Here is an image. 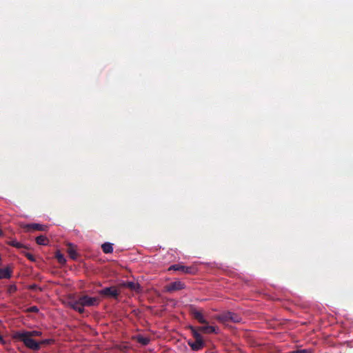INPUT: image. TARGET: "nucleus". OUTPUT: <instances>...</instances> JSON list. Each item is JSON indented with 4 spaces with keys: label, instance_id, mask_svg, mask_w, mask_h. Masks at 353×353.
<instances>
[{
    "label": "nucleus",
    "instance_id": "nucleus-7",
    "mask_svg": "<svg viewBox=\"0 0 353 353\" xmlns=\"http://www.w3.org/2000/svg\"><path fill=\"white\" fill-rule=\"evenodd\" d=\"M188 344L194 351H199L203 349V347L205 346V342L203 341V339H195L194 341H188Z\"/></svg>",
    "mask_w": 353,
    "mask_h": 353
},
{
    "label": "nucleus",
    "instance_id": "nucleus-15",
    "mask_svg": "<svg viewBox=\"0 0 353 353\" xmlns=\"http://www.w3.org/2000/svg\"><path fill=\"white\" fill-rule=\"evenodd\" d=\"M101 248H102L103 252L105 254H110L113 252L112 244L110 243H108V242H106V243H104L103 244H102Z\"/></svg>",
    "mask_w": 353,
    "mask_h": 353
},
{
    "label": "nucleus",
    "instance_id": "nucleus-6",
    "mask_svg": "<svg viewBox=\"0 0 353 353\" xmlns=\"http://www.w3.org/2000/svg\"><path fill=\"white\" fill-rule=\"evenodd\" d=\"M185 287V285L184 283L176 281L170 283V284L167 285L165 288V291L168 292H172L174 291H178L184 289Z\"/></svg>",
    "mask_w": 353,
    "mask_h": 353
},
{
    "label": "nucleus",
    "instance_id": "nucleus-11",
    "mask_svg": "<svg viewBox=\"0 0 353 353\" xmlns=\"http://www.w3.org/2000/svg\"><path fill=\"white\" fill-rule=\"evenodd\" d=\"M68 253L70 256V257L72 259H76L78 256V254L76 252L75 246L72 244L69 243L68 245Z\"/></svg>",
    "mask_w": 353,
    "mask_h": 353
},
{
    "label": "nucleus",
    "instance_id": "nucleus-20",
    "mask_svg": "<svg viewBox=\"0 0 353 353\" xmlns=\"http://www.w3.org/2000/svg\"><path fill=\"white\" fill-rule=\"evenodd\" d=\"M80 305L81 304L79 303V298L77 301H71L68 302V305L75 311Z\"/></svg>",
    "mask_w": 353,
    "mask_h": 353
},
{
    "label": "nucleus",
    "instance_id": "nucleus-9",
    "mask_svg": "<svg viewBox=\"0 0 353 353\" xmlns=\"http://www.w3.org/2000/svg\"><path fill=\"white\" fill-rule=\"evenodd\" d=\"M169 270H174V271H181L182 272L186 273V274H192V268L191 267H187L184 266L180 264H175L171 265L169 269Z\"/></svg>",
    "mask_w": 353,
    "mask_h": 353
},
{
    "label": "nucleus",
    "instance_id": "nucleus-3",
    "mask_svg": "<svg viewBox=\"0 0 353 353\" xmlns=\"http://www.w3.org/2000/svg\"><path fill=\"white\" fill-rule=\"evenodd\" d=\"M100 299L97 297H90L88 295H83L79 297V303L85 307H91L98 305Z\"/></svg>",
    "mask_w": 353,
    "mask_h": 353
},
{
    "label": "nucleus",
    "instance_id": "nucleus-31",
    "mask_svg": "<svg viewBox=\"0 0 353 353\" xmlns=\"http://www.w3.org/2000/svg\"><path fill=\"white\" fill-rule=\"evenodd\" d=\"M3 236V232L0 229V236Z\"/></svg>",
    "mask_w": 353,
    "mask_h": 353
},
{
    "label": "nucleus",
    "instance_id": "nucleus-28",
    "mask_svg": "<svg viewBox=\"0 0 353 353\" xmlns=\"http://www.w3.org/2000/svg\"><path fill=\"white\" fill-rule=\"evenodd\" d=\"M12 245L17 247V248H22V243L21 242H18V241H12Z\"/></svg>",
    "mask_w": 353,
    "mask_h": 353
},
{
    "label": "nucleus",
    "instance_id": "nucleus-30",
    "mask_svg": "<svg viewBox=\"0 0 353 353\" xmlns=\"http://www.w3.org/2000/svg\"><path fill=\"white\" fill-rule=\"evenodd\" d=\"M0 343L5 344L6 341L4 340L3 337L0 334Z\"/></svg>",
    "mask_w": 353,
    "mask_h": 353
},
{
    "label": "nucleus",
    "instance_id": "nucleus-2",
    "mask_svg": "<svg viewBox=\"0 0 353 353\" xmlns=\"http://www.w3.org/2000/svg\"><path fill=\"white\" fill-rule=\"evenodd\" d=\"M99 294L105 298H114L117 299L120 291L115 286L105 288L98 292Z\"/></svg>",
    "mask_w": 353,
    "mask_h": 353
},
{
    "label": "nucleus",
    "instance_id": "nucleus-12",
    "mask_svg": "<svg viewBox=\"0 0 353 353\" xmlns=\"http://www.w3.org/2000/svg\"><path fill=\"white\" fill-rule=\"evenodd\" d=\"M188 329L191 331L192 336L194 339H203L201 334H200V330H198V327H194L192 325H189Z\"/></svg>",
    "mask_w": 353,
    "mask_h": 353
},
{
    "label": "nucleus",
    "instance_id": "nucleus-14",
    "mask_svg": "<svg viewBox=\"0 0 353 353\" xmlns=\"http://www.w3.org/2000/svg\"><path fill=\"white\" fill-rule=\"evenodd\" d=\"M11 276V271L9 268L0 269V279H8Z\"/></svg>",
    "mask_w": 353,
    "mask_h": 353
},
{
    "label": "nucleus",
    "instance_id": "nucleus-13",
    "mask_svg": "<svg viewBox=\"0 0 353 353\" xmlns=\"http://www.w3.org/2000/svg\"><path fill=\"white\" fill-rule=\"evenodd\" d=\"M134 339L140 344L143 345H147L150 341V339L148 337L143 336L142 335H137L134 337Z\"/></svg>",
    "mask_w": 353,
    "mask_h": 353
},
{
    "label": "nucleus",
    "instance_id": "nucleus-19",
    "mask_svg": "<svg viewBox=\"0 0 353 353\" xmlns=\"http://www.w3.org/2000/svg\"><path fill=\"white\" fill-rule=\"evenodd\" d=\"M126 287L132 290H135V291H137L140 288V286L138 283H136L134 282H128L126 283Z\"/></svg>",
    "mask_w": 353,
    "mask_h": 353
},
{
    "label": "nucleus",
    "instance_id": "nucleus-1",
    "mask_svg": "<svg viewBox=\"0 0 353 353\" xmlns=\"http://www.w3.org/2000/svg\"><path fill=\"white\" fill-rule=\"evenodd\" d=\"M214 318L222 323L228 322L240 323L242 320L239 314L229 311L216 315Z\"/></svg>",
    "mask_w": 353,
    "mask_h": 353
},
{
    "label": "nucleus",
    "instance_id": "nucleus-16",
    "mask_svg": "<svg viewBox=\"0 0 353 353\" xmlns=\"http://www.w3.org/2000/svg\"><path fill=\"white\" fill-rule=\"evenodd\" d=\"M36 242L38 245H46L48 243V239L43 235H40L36 238Z\"/></svg>",
    "mask_w": 353,
    "mask_h": 353
},
{
    "label": "nucleus",
    "instance_id": "nucleus-4",
    "mask_svg": "<svg viewBox=\"0 0 353 353\" xmlns=\"http://www.w3.org/2000/svg\"><path fill=\"white\" fill-rule=\"evenodd\" d=\"M23 345L32 350H39L40 349V344L39 342L29 337L28 334L23 331Z\"/></svg>",
    "mask_w": 353,
    "mask_h": 353
},
{
    "label": "nucleus",
    "instance_id": "nucleus-17",
    "mask_svg": "<svg viewBox=\"0 0 353 353\" xmlns=\"http://www.w3.org/2000/svg\"><path fill=\"white\" fill-rule=\"evenodd\" d=\"M55 258L60 264H65L66 262L64 255L60 251L56 252Z\"/></svg>",
    "mask_w": 353,
    "mask_h": 353
},
{
    "label": "nucleus",
    "instance_id": "nucleus-18",
    "mask_svg": "<svg viewBox=\"0 0 353 353\" xmlns=\"http://www.w3.org/2000/svg\"><path fill=\"white\" fill-rule=\"evenodd\" d=\"M286 353H314V351L312 349H296L294 350H292Z\"/></svg>",
    "mask_w": 353,
    "mask_h": 353
},
{
    "label": "nucleus",
    "instance_id": "nucleus-29",
    "mask_svg": "<svg viewBox=\"0 0 353 353\" xmlns=\"http://www.w3.org/2000/svg\"><path fill=\"white\" fill-rule=\"evenodd\" d=\"M15 337L19 340L22 341V331L17 332Z\"/></svg>",
    "mask_w": 353,
    "mask_h": 353
},
{
    "label": "nucleus",
    "instance_id": "nucleus-8",
    "mask_svg": "<svg viewBox=\"0 0 353 353\" xmlns=\"http://www.w3.org/2000/svg\"><path fill=\"white\" fill-rule=\"evenodd\" d=\"M48 228V226L41 225L39 223H31L27 224L26 225H23V230H26L27 231L30 230H37V231H46Z\"/></svg>",
    "mask_w": 353,
    "mask_h": 353
},
{
    "label": "nucleus",
    "instance_id": "nucleus-24",
    "mask_svg": "<svg viewBox=\"0 0 353 353\" xmlns=\"http://www.w3.org/2000/svg\"><path fill=\"white\" fill-rule=\"evenodd\" d=\"M23 255H25L30 261H35V257L34 255H32V254L30 253H24L23 252Z\"/></svg>",
    "mask_w": 353,
    "mask_h": 353
},
{
    "label": "nucleus",
    "instance_id": "nucleus-23",
    "mask_svg": "<svg viewBox=\"0 0 353 353\" xmlns=\"http://www.w3.org/2000/svg\"><path fill=\"white\" fill-rule=\"evenodd\" d=\"M53 343H54V340L53 339H44V340H41V341H39V343L40 344V346L41 345H50V344H52Z\"/></svg>",
    "mask_w": 353,
    "mask_h": 353
},
{
    "label": "nucleus",
    "instance_id": "nucleus-27",
    "mask_svg": "<svg viewBox=\"0 0 353 353\" xmlns=\"http://www.w3.org/2000/svg\"><path fill=\"white\" fill-rule=\"evenodd\" d=\"M84 307L85 306H83L82 305H80L79 306H78V307L77 308L76 311L78 312L80 314H83L85 312Z\"/></svg>",
    "mask_w": 353,
    "mask_h": 353
},
{
    "label": "nucleus",
    "instance_id": "nucleus-22",
    "mask_svg": "<svg viewBox=\"0 0 353 353\" xmlns=\"http://www.w3.org/2000/svg\"><path fill=\"white\" fill-rule=\"evenodd\" d=\"M38 312H39V308L37 306H35V305L23 310V312H27V313H37Z\"/></svg>",
    "mask_w": 353,
    "mask_h": 353
},
{
    "label": "nucleus",
    "instance_id": "nucleus-10",
    "mask_svg": "<svg viewBox=\"0 0 353 353\" xmlns=\"http://www.w3.org/2000/svg\"><path fill=\"white\" fill-rule=\"evenodd\" d=\"M203 326H199L198 330H200L201 332L204 334H211V333H216V327L212 325H208V324H204Z\"/></svg>",
    "mask_w": 353,
    "mask_h": 353
},
{
    "label": "nucleus",
    "instance_id": "nucleus-5",
    "mask_svg": "<svg viewBox=\"0 0 353 353\" xmlns=\"http://www.w3.org/2000/svg\"><path fill=\"white\" fill-rule=\"evenodd\" d=\"M190 314L192 316L201 324H208V321L205 319L203 311L198 310L196 307L190 308Z\"/></svg>",
    "mask_w": 353,
    "mask_h": 353
},
{
    "label": "nucleus",
    "instance_id": "nucleus-21",
    "mask_svg": "<svg viewBox=\"0 0 353 353\" xmlns=\"http://www.w3.org/2000/svg\"><path fill=\"white\" fill-rule=\"evenodd\" d=\"M25 333L28 334V336L31 337V338L41 335V332L40 331H37V330L25 331Z\"/></svg>",
    "mask_w": 353,
    "mask_h": 353
},
{
    "label": "nucleus",
    "instance_id": "nucleus-25",
    "mask_svg": "<svg viewBox=\"0 0 353 353\" xmlns=\"http://www.w3.org/2000/svg\"><path fill=\"white\" fill-rule=\"evenodd\" d=\"M27 288L30 290H33V291L40 290V288L36 284L30 285L27 286Z\"/></svg>",
    "mask_w": 353,
    "mask_h": 353
},
{
    "label": "nucleus",
    "instance_id": "nucleus-26",
    "mask_svg": "<svg viewBox=\"0 0 353 353\" xmlns=\"http://www.w3.org/2000/svg\"><path fill=\"white\" fill-rule=\"evenodd\" d=\"M17 290V286L15 285H11L8 288V292L13 293Z\"/></svg>",
    "mask_w": 353,
    "mask_h": 353
}]
</instances>
